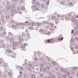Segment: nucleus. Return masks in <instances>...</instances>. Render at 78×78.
<instances>
[{"mask_svg":"<svg viewBox=\"0 0 78 78\" xmlns=\"http://www.w3.org/2000/svg\"><path fill=\"white\" fill-rule=\"evenodd\" d=\"M5 19H9V15H7L5 16Z\"/></svg>","mask_w":78,"mask_h":78,"instance_id":"a878e982","label":"nucleus"},{"mask_svg":"<svg viewBox=\"0 0 78 78\" xmlns=\"http://www.w3.org/2000/svg\"><path fill=\"white\" fill-rule=\"evenodd\" d=\"M31 77L32 78H36V76L34 74H32L31 76Z\"/></svg>","mask_w":78,"mask_h":78,"instance_id":"393cba45","label":"nucleus"},{"mask_svg":"<svg viewBox=\"0 0 78 78\" xmlns=\"http://www.w3.org/2000/svg\"><path fill=\"white\" fill-rule=\"evenodd\" d=\"M71 73H72V72H67L66 73V75L68 76L70 75V74H71Z\"/></svg>","mask_w":78,"mask_h":78,"instance_id":"c85d7f7f","label":"nucleus"},{"mask_svg":"<svg viewBox=\"0 0 78 78\" xmlns=\"http://www.w3.org/2000/svg\"><path fill=\"white\" fill-rule=\"evenodd\" d=\"M60 4H61L62 5H65V2L63 1H62L60 2Z\"/></svg>","mask_w":78,"mask_h":78,"instance_id":"bb28decb","label":"nucleus"},{"mask_svg":"<svg viewBox=\"0 0 78 78\" xmlns=\"http://www.w3.org/2000/svg\"><path fill=\"white\" fill-rule=\"evenodd\" d=\"M51 19H52V20H53L54 19H55V18H56V17H55V16H52L51 17Z\"/></svg>","mask_w":78,"mask_h":78,"instance_id":"cd10ccee","label":"nucleus"},{"mask_svg":"<svg viewBox=\"0 0 78 78\" xmlns=\"http://www.w3.org/2000/svg\"><path fill=\"white\" fill-rule=\"evenodd\" d=\"M20 25L21 26H24V23H20Z\"/></svg>","mask_w":78,"mask_h":78,"instance_id":"49530a36","label":"nucleus"},{"mask_svg":"<svg viewBox=\"0 0 78 78\" xmlns=\"http://www.w3.org/2000/svg\"><path fill=\"white\" fill-rule=\"evenodd\" d=\"M2 11L3 12H4V13L6 12V9H3L2 10Z\"/></svg>","mask_w":78,"mask_h":78,"instance_id":"f704fd0d","label":"nucleus"},{"mask_svg":"<svg viewBox=\"0 0 78 78\" xmlns=\"http://www.w3.org/2000/svg\"><path fill=\"white\" fill-rule=\"evenodd\" d=\"M34 59L35 61H37L38 59H37V58L35 57L34 58Z\"/></svg>","mask_w":78,"mask_h":78,"instance_id":"69168bd1","label":"nucleus"},{"mask_svg":"<svg viewBox=\"0 0 78 78\" xmlns=\"http://www.w3.org/2000/svg\"><path fill=\"white\" fill-rule=\"evenodd\" d=\"M65 19H65V20H70V18L69 17L67 16H65Z\"/></svg>","mask_w":78,"mask_h":78,"instance_id":"f3484780","label":"nucleus"},{"mask_svg":"<svg viewBox=\"0 0 78 78\" xmlns=\"http://www.w3.org/2000/svg\"><path fill=\"white\" fill-rule=\"evenodd\" d=\"M60 70L61 71V72H63V71H64V69L63 68H61L60 69Z\"/></svg>","mask_w":78,"mask_h":78,"instance_id":"052dcab7","label":"nucleus"},{"mask_svg":"<svg viewBox=\"0 0 78 78\" xmlns=\"http://www.w3.org/2000/svg\"><path fill=\"white\" fill-rule=\"evenodd\" d=\"M8 55L9 56H12L13 58L16 57V54H14L13 52L11 51L9 54H8Z\"/></svg>","mask_w":78,"mask_h":78,"instance_id":"7ed1b4c3","label":"nucleus"},{"mask_svg":"<svg viewBox=\"0 0 78 78\" xmlns=\"http://www.w3.org/2000/svg\"><path fill=\"white\" fill-rule=\"evenodd\" d=\"M18 45H20L21 44H22V42L20 41H19L18 42Z\"/></svg>","mask_w":78,"mask_h":78,"instance_id":"2f4dec72","label":"nucleus"},{"mask_svg":"<svg viewBox=\"0 0 78 78\" xmlns=\"http://www.w3.org/2000/svg\"><path fill=\"white\" fill-rule=\"evenodd\" d=\"M2 63H5V62L3 61V58H1L0 59V64H2Z\"/></svg>","mask_w":78,"mask_h":78,"instance_id":"ddd939ff","label":"nucleus"},{"mask_svg":"<svg viewBox=\"0 0 78 78\" xmlns=\"http://www.w3.org/2000/svg\"><path fill=\"white\" fill-rule=\"evenodd\" d=\"M3 27H0V31H3Z\"/></svg>","mask_w":78,"mask_h":78,"instance_id":"72a5a7b5","label":"nucleus"},{"mask_svg":"<svg viewBox=\"0 0 78 78\" xmlns=\"http://www.w3.org/2000/svg\"><path fill=\"white\" fill-rule=\"evenodd\" d=\"M52 74H53L52 73H49V76H52Z\"/></svg>","mask_w":78,"mask_h":78,"instance_id":"864d4df0","label":"nucleus"},{"mask_svg":"<svg viewBox=\"0 0 78 78\" xmlns=\"http://www.w3.org/2000/svg\"><path fill=\"white\" fill-rule=\"evenodd\" d=\"M37 26H40L41 25V23H37Z\"/></svg>","mask_w":78,"mask_h":78,"instance_id":"ea45409f","label":"nucleus"},{"mask_svg":"<svg viewBox=\"0 0 78 78\" xmlns=\"http://www.w3.org/2000/svg\"><path fill=\"white\" fill-rule=\"evenodd\" d=\"M41 67H44V65L43 64H41Z\"/></svg>","mask_w":78,"mask_h":78,"instance_id":"338daca9","label":"nucleus"},{"mask_svg":"<svg viewBox=\"0 0 78 78\" xmlns=\"http://www.w3.org/2000/svg\"><path fill=\"white\" fill-rule=\"evenodd\" d=\"M63 78H66L67 77V76L66 74H63Z\"/></svg>","mask_w":78,"mask_h":78,"instance_id":"37998d69","label":"nucleus"},{"mask_svg":"<svg viewBox=\"0 0 78 78\" xmlns=\"http://www.w3.org/2000/svg\"><path fill=\"white\" fill-rule=\"evenodd\" d=\"M27 70H28V71H29L30 72V71H31V68H28Z\"/></svg>","mask_w":78,"mask_h":78,"instance_id":"de8ad7c7","label":"nucleus"},{"mask_svg":"<svg viewBox=\"0 0 78 78\" xmlns=\"http://www.w3.org/2000/svg\"><path fill=\"white\" fill-rule=\"evenodd\" d=\"M68 69H69V70H72V71H73L74 70H77L78 69V67H68Z\"/></svg>","mask_w":78,"mask_h":78,"instance_id":"39448f33","label":"nucleus"},{"mask_svg":"<svg viewBox=\"0 0 78 78\" xmlns=\"http://www.w3.org/2000/svg\"><path fill=\"white\" fill-rule=\"evenodd\" d=\"M46 34L47 35H50V32H47V31L45 30V31L44 32V34Z\"/></svg>","mask_w":78,"mask_h":78,"instance_id":"9b49d317","label":"nucleus"},{"mask_svg":"<svg viewBox=\"0 0 78 78\" xmlns=\"http://www.w3.org/2000/svg\"><path fill=\"white\" fill-rule=\"evenodd\" d=\"M12 49V50H15L16 49V47H13Z\"/></svg>","mask_w":78,"mask_h":78,"instance_id":"774afa93","label":"nucleus"},{"mask_svg":"<svg viewBox=\"0 0 78 78\" xmlns=\"http://www.w3.org/2000/svg\"><path fill=\"white\" fill-rule=\"evenodd\" d=\"M12 12H13V13H15V14H16V10L15 9H13V10H12Z\"/></svg>","mask_w":78,"mask_h":78,"instance_id":"5701e85b","label":"nucleus"},{"mask_svg":"<svg viewBox=\"0 0 78 78\" xmlns=\"http://www.w3.org/2000/svg\"><path fill=\"white\" fill-rule=\"evenodd\" d=\"M26 35L27 36V37H29V36H30V35L28 33V30L27 29L26 31Z\"/></svg>","mask_w":78,"mask_h":78,"instance_id":"9d476101","label":"nucleus"},{"mask_svg":"<svg viewBox=\"0 0 78 78\" xmlns=\"http://www.w3.org/2000/svg\"><path fill=\"white\" fill-rule=\"evenodd\" d=\"M8 75L9 76H11V73L10 72H9L8 73Z\"/></svg>","mask_w":78,"mask_h":78,"instance_id":"a18cd8bd","label":"nucleus"},{"mask_svg":"<svg viewBox=\"0 0 78 78\" xmlns=\"http://www.w3.org/2000/svg\"><path fill=\"white\" fill-rule=\"evenodd\" d=\"M27 23H28V21H26L24 23V26H25V27L27 26L28 24Z\"/></svg>","mask_w":78,"mask_h":78,"instance_id":"4be33fe9","label":"nucleus"},{"mask_svg":"<svg viewBox=\"0 0 78 78\" xmlns=\"http://www.w3.org/2000/svg\"><path fill=\"white\" fill-rule=\"evenodd\" d=\"M41 7L42 8H45V5H44V4H42L41 5Z\"/></svg>","mask_w":78,"mask_h":78,"instance_id":"c756f323","label":"nucleus"},{"mask_svg":"<svg viewBox=\"0 0 78 78\" xmlns=\"http://www.w3.org/2000/svg\"><path fill=\"white\" fill-rule=\"evenodd\" d=\"M71 20H72V21H73V22H76L75 23V24L76 25V26H78V23H77L78 22V20H75V19L74 18V17H72L71 18Z\"/></svg>","mask_w":78,"mask_h":78,"instance_id":"20e7f679","label":"nucleus"},{"mask_svg":"<svg viewBox=\"0 0 78 78\" xmlns=\"http://www.w3.org/2000/svg\"><path fill=\"white\" fill-rule=\"evenodd\" d=\"M20 47L21 48H22V50H23V51H25V50H27V48L23 45L21 44L20 45Z\"/></svg>","mask_w":78,"mask_h":78,"instance_id":"1a4fd4ad","label":"nucleus"},{"mask_svg":"<svg viewBox=\"0 0 78 78\" xmlns=\"http://www.w3.org/2000/svg\"><path fill=\"white\" fill-rule=\"evenodd\" d=\"M17 9L18 11H19V10H23V9H25V7H24L23 6L21 7V8H20L19 7H18L17 8Z\"/></svg>","mask_w":78,"mask_h":78,"instance_id":"f8f14e48","label":"nucleus"},{"mask_svg":"<svg viewBox=\"0 0 78 78\" xmlns=\"http://www.w3.org/2000/svg\"><path fill=\"white\" fill-rule=\"evenodd\" d=\"M33 27H30L29 29L30 30H33Z\"/></svg>","mask_w":78,"mask_h":78,"instance_id":"09e8293b","label":"nucleus"},{"mask_svg":"<svg viewBox=\"0 0 78 78\" xmlns=\"http://www.w3.org/2000/svg\"><path fill=\"white\" fill-rule=\"evenodd\" d=\"M50 23H50V22H47V25H50Z\"/></svg>","mask_w":78,"mask_h":78,"instance_id":"680f3d73","label":"nucleus"},{"mask_svg":"<svg viewBox=\"0 0 78 78\" xmlns=\"http://www.w3.org/2000/svg\"><path fill=\"white\" fill-rule=\"evenodd\" d=\"M49 3H50V1H48L46 2V4L47 5H48L49 4Z\"/></svg>","mask_w":78,"mask_h":78,"instance_id":"8fccbe9b","label":"nucleus"},{"mask_svg":"<svg viewBox=\"0 0 78 78\" xmlns=\"http://www.w3.org/2000/svg\"><path fill=\"white\" fill-rule=\"evenodd\" d=\"M7 52H8V53H9V54L11 51V50H9V49L7 50Z\"/></svg>","mask_w":78,"mask_h":78,"instance_id":"58836bf2","label":"nucleus"},{"mask_svg":"<svg viewBox=\"0 0 78 78\" xmlns=\"http://www.w3.org/2000/svg\"><path fill=\"white\" fill-rule=\"evenodd\" d=\"M51 78H55L56 77V75H52L51 76Z\"/></svg>","mask_w":78,"mask_h":78,"instance_id":"4c0bfd02","label":"nucleus"},{"mask_svg":"<svg viewBox=\"0 0 78 78\" xmlns=\"http://www.w3.org/2000/svg\"><path fill=\"white\" fill-rule=\"evenodd\" d=\"M7 38L8 40H9L10 42H12L14 41L16 39V37H13V36L11 37H7Z\"/></svg>","mask_w":78,"mask_h":78,"instance_id":"f257e3e1","label":"nucleus"},{"mask_svg":"<svg viewBox=\"0 0 78 78\" xmlns=\"http://www.w3.org/2000/svg\"><path fill=\"white\" fill-rule=\"evenodd\" d=\"M18 78H22V76L21 74L19 75L18 76Z\"/></svg>","mask_w":78,"mask_h":78,"instance_id":"79ce46f5","label":"nucleus"},{"mask_svg":"<svg viewBox=\"0 0 78 78\" xmlns=\"http://www.w3.org/2000/svg\"><path fill=\"white\" fill-rule=\"evenodd\" d=\"M0 21L2 22L3 23H5V22H4V19L3 18L0 19Z\"/></svg>","mask_w":78,"mask_h":78,"instance_id":"412c9836","label":"nucleus"},{"mask_svg":"<svg viewBox=\"0 0 78 78\" xmlns=\"http://www.w3.org/2000/svg\"><path fill=\"white\" fill-rule=\"evenodd\" d=\"M35 9L36 11H39V9L38 7H35Z\"/></svg>","mask_w":78,"mask_h":78,"instance_id":"e433bc0d","label":"nucleus"},{"mask_svg":"<svg viewBox=\"0 0 78 78\" xmlns=\"http://www.w3.org/2000/svg\"><path fill=\"white\" fill-rule=\"evenodd\" d=\"M3 35H6V33L5 32H3Z\"/></svg>","mask_w":78,"mask_h":78,"instance_id":"13d9d810","label":"nucleus"},{"mask_svg":"<svg viewBox=\"0 0 78 78\" xmlns=\"http://www.w3.org/2000/svg\"><path fill=\"white\" fill-rule=\"evenodd\" d=\"M69 6H72V3L71 2H69Z\"/></svg>","mask_w":78,"mask_h":78,"instance_id":"6e6d98bb","label":"nucleus"},{"mask_svg":"<svg viewBox=\"0 0 78 78\" xmlns=\"http://www.w3.org/2000/svg\"><path fill=\"white\" fill-rule=\"evenodd\" d=\"M14 5H12V6H10V9H12V8H14Z\"/></svg>","mask_w":78,"mask_h":78,"instance_id":"473e14b6","label":"nucleus"},{"mask_svg":"<svg viewBox=\"0 0 78 78\" xmlns=\"http://www.w3.org/2000/svg\"><path fill=\"white\" fill-rule=\"evenodd\" d=\"M12 27L13 28H16V26L15 25H12Z\"/></svg>","mask_w":78,"mask_h":78,"instance_id":"c9c22d12","label":"nucleus"},{"mask_svg":"<svg viewBox=\"0 0 78 78\" xmlns=\"http://www.w3.org/2000/svg\"><path fill=\"white\" fill-rule=\"evenodd\" d=\"M71 14L73 16H75V13L74 12H71Z\"/></svg>","mask_w":78,"mask_h":78,"instance_id":"3c124183","label":"nucleus"},{"mask_svg":"<svg viewBox=\"0 0 78 78\" xmlns=\"http://www.w3.org/2000/svg\"><path fill=\"white\" fill-rule=\"evenodd\" d=\"M52 65H53L54 66V67H55V66L56 65V64L55 62L52 61Z\"/></svg>","mask_w":78,"mask_h":78,"instance_id":"b1692460","label":"nucleus"},{"mask_svg":"<svg viewBox=\"0 0 78 78\" xmlns=\"http://www.w3.org/2000/svg\"><path fill=\"white\" fill-rule=\"evenodd\" d=\"M14 23H15V21H14L13 20H11L10 21V22L9 23V25H10Z\"/></svg>","mask_w":78,"mask_h":78,"instance_id":"a211bd4d","label":"nucleus"},{"mask_svg":"<svg viewBox=\"0 0 78 78\" xmlns=\"http://www.w3.org/2000/svg\"><path fill=\"white\" fill-rule=\"evenodd\" d=\"M71 16H72V15L70 13H69L68 14H66L65 15H62V20H64V19H65V16L66 17V16H67L68 17H71Z\"/></svg>","mask_w":78,"mask_h":78,"instance_id":"f03ea898","label":"nucleus"},{"mask_svg":"<svg viewBox=\"0 0 78 78\" xmlns=\"http://www.w3.org/2000/svg\"><path fill=\"white\" fill-rule=\"evenodd\" d=\"M47 21H43L42 23V24H47Z\"/></svg>","mask_w":78,"mask_h":78,"instance_id":"7c9ffc66","label":"nucleus"},{"mask_svg":"<svg viewBox=\"0 0 78 78\" xmlns=\"http://www.w3.org/2000/svg\"><path fill=\"white\" fill-rule=\"evenodd\" d=\"M71 42H74V39L72 38L71 40Z\"/></svg>","mask_w":78,"mask_h":78,"instance_id":"bf43d9fd","label":"nucleus"},{"mask_svg":"<svg viewBox=\"0 0 78 78\" xmlns=\"http://www.w3.org/2000/svg\"><path fill=\"white\" fill-rule=\"evenodd\" d=\"M16 25L18 27H19V26H20V24H19V23H16Z\"/></svg>","mask_w":78,"mask_h":78,"instance_id":"c03bdc74","label":"nucleus"},{"mask_svg":"<svg viewBox=\"0 0 78 78\" xmlns=\"http://www.w3.org/2000/svg\"><path fill=\"white\" fill-rule=\"evenodd\" d=\"M57 17H58L59 19H60V18L59 19H61L62 20H63L62 19H61V18H62V15H61V16H60V15L58 14V15Z\"/></svg>","mask_w":78,"mask_h":78,"instance_id":"aec40b11","label":"nucleus"},{"mask_svg":"<svg viewBox=\"0 0 78 78\" xmlns=\"http://www.w3.org/2000/svg\"><path fill=\"white\" fill-rule=\"evenodd\" d=\"M28 66L29 67H32V64L30 63H29L28 65Z\"/></svg>","mask_w":78,"mask_h":78,"instance_id":"603ef678","label":"nucleus"},{"mask_svg":"<svg viewBox=\"0 0 78 78\" xmlns=\"http://www.w3.org/2000/svg\"><path fill=\"white\" fill-rule=\"evenodd\" d=\"M39 32L40 33H42V34H43V33L44 34V32H45V31H43V30L42 29H40L39 30Z\"/></svg>","mask_w":78,"mask_h":78,"instance_id":"dca6fc26","label":"nucleus"},{"mask_svg":"<svg viewBox=\"0 0 78 78\" xmlns=\"http://www.w3.org/2000/svg\"><path fill=\"white\" fill-rule=\"evenodd\" d=\"M34 69H35V68H36L35 69V70H36L38 72H39V67H37V66H35L34 67Z\"/></svg>","mask_w":78,"mask_h":78,"instance_id":"2eb2a0df","label":"nucleus"},{"mask_svg":"<svg viewBox=\"0 0 78 78\" xmlns=\"http://www.w3.org/2000/svg\"><path fill=\"white\" fill-rule=\"evenodd\" d=\"M55 69L56 70H59V68H58V67H55Z\"/></svg>","mask_w":78,"mask_h":78,"instance_id":"a19ab883","label":"nucleus"},{"mask_svg":"<svg viewBox=\"0 0 78 78\" xmlns=\"http://www.w3.org/2000/svg\"><path fill=\"white\" fill-rule=\"evenodd\" d=\"M75 48H76V49H78V45H76L75 46Z\"/></svg>","mask_w":78,"mask_h":78,"instance_id":"5fc2aeb1","label":"nucleus"},{"mask_svg":"<svg viewBox=\"0 0 78 78\" xmlns=\"http://www.w3.org/2000/svg\"><path fill=\"white\" fill-rule=\"evenodd\" d=\"M13 45L15 46V47H17V48H19V47L20 45L18 44V43L17 42H13L12 43Z\"/></svg>","mask_w":78,"mask_h":78,"instance_id":"0eeeda50","label":"nucleus"},{"mask_svg":"<svg viewBox=\"0 0 78 78\" xmlns=\"http://www.w3.org/2000/svg\"><path fill=\"white\" fill-rule=\"evenodd\" d=\"M50 25L51 27H53V24L52 23H51Z\"/></svg>","mask_w":78,"mask_h":78,"instance_id":"0e129e2a","label":"nucleus"},{"mask_svg":"<svg viewBox=\"0 0 78 78\" xmlns=\"http://www.w3.org/2000/svg\"><path fill=\"white\" fill-rule=\"evenodd\" d=\"M5 8L7 10H9L10 9V7L8 5H7L5 6Z\"/></svg>","mask_w":78,"mask_h":78,"instance_id":"6ab92c4d","label":"nucleus"},{"mask_svg":"<svg viewBox=\"0 0 78 78\" xmlns=\"http://www.w3.org/2000/svg\"><path fill=\"white\" fill-rule=\"evenodd\" d=\"M14 15V13L12 12L11 14V16H13Z\"/></svg>","mask_w":78,"mask_h":78,"instance_id":"e2e57ef3","label":"nucleus"},{"mask_svg":"<svg viewBox=\"0 0 78 78\" xmlns=\"http://www.w3.org/2000/svg\"><path fill=\"white\" fill-rule=\"evenodd\" d=\"M8 36H11V37H12L14 36V35L12 34V33L11 32H9L8 33Z\"/></svg>","mask_w":78,"mask_h":78,"instance_id":"4468645a","label":"nucleus"},{"mask_svg":"<svg viewBox=\"0 0 78 78\" xmlns=\"http://www.w3.org/2000/svg\"><path fill=\"white\" fill-rule=\"evenodd\" d=\"M46 68H43V70L44 72H46Z\"/></svg>","mask_w":78,"mask_h":78,"instance_id":"4d7b16f0","label":"nucleus"},{"mask_svg":"<svg viewBox=\"0 0 78 78\" xmlns=\"http://www.w3.org/2000/svg\"><path fill=\"white\" fill-rule=\"evenodd\" d=\"M16 37H17L18 39H19L20 41H23V38H22L21 36L20 35H17L16 36Z\"/></svg>","mask_w":78,"mask_h":78,"instance_id":"423d86ee","label":"nucleus"},{"mask_svg":"<svg viewBox=\"0 0 78 78\" xmlns=\"http://www.w3.org/2000/svg\"><path fill=\"white\" fill-rule=\"evenodd\" d=\"M38 6H39V3L38 2H37L35 4V5H33V6H32V9H34L35 7H38ZM33 7L34 8L33 9Z\"/></svg>","mask_w":78,"mask_h":78,"instance_id":"6e6552de","label":"nucleus"}]
</instances>
